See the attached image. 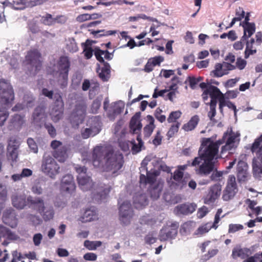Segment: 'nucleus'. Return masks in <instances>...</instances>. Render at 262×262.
<instances>
[{
	"instance_id": "58",
	"label": "nucleus",
	"mask_w": 262,
	"mask_h": 262,
	"mask_svg": "<svg viewBox=\"0 0 262 262\" xmlns=\"http://www.w3.org/2000/svg\"><path fill=\"white\" fill-rule=\"evenodd\" d=\"M162 138L163 137L161 135V131L159 130H157L152 140V143L156 146L160 145L162 142Z\"/></svg>"
},
{
	"instance_id": "63",
	"label": "nucleus",
	"mask_w": 262,
	"mask_h": 262,
	"mask_svg": "<svg viewBox=\"0 0 262 262\" xmlns=\"http://www.w3.org/2000/svg\"><path fill=\"white\" fill-rule=\"evenodd\" d=\"M162 112V111L160 108H157L155 111V115L156 119L160 122H163L166 120V117L165 115L161 114Z\"/></svg>"
},
{
	"instance_id": "9",
	"label": "nucleus",
	"mask_w": 262,
	"mask_h": 262,
	"mask_svg": "<svg viewBox=\"0 0 262 262\" xmlns=\"http://www.w3.org/2000/svg\"><path fill=\"white\" fill-rule=\"evenodd\" d=\"M14 93L10 83L4 79L0 80V103H10L14 99Z\"/></svg>"
},
{
	"instance_id": "8",
	"label": "nucleus",
	"mask_w": 262,
	"mask_h": 262,
	"mask_svg": "<svg viewBox=\"0 0 262 262\" xmlns=\"http://www.w3.org/2000/svg\"><path fill=\"white\" fill-rule=\"evenodd\" d=\"M26 58L30 74H35L41 68L40 54L37 50L31 51L28 52Z\"/></svg>"
},
{
	"instance_id": "13",
	"label": "nucleus",
	"mask_w": 262,
	"mask_h": 262,
	"mask_svg": "<svg viewBox=\"0 0 262 262\" xmlns=\"http://www.w3.org/2000/svg\"><path fill=\"white\" fill-rule=\"evenodd\" d=\"M89 123L90 127L85 128L81 132L82 136L84 139L94 136L98 134L100 130L101 122L98 118L95 117L91 118Z\"/></svg>"
},
{
	"instance_id": "2",
	"label": "nucleus",
	"mask_w": 262,
	"mask_h": 262,
	"mask_svg": "<svg viewBox=\"0 0 262 262\" xmlns=\"http://www.w3.org/2000/svg\"><path fill=\"white\" fill-rule=\"evenodd\" d=\"M222 142H214L211 138H203L199 150V156L195 157L192 162V166L199 165L203 160L199 169V172L207 175L214 168L215 161L219 158V148Z\"/></svg>"
},
{
	"instance_id": "48",
	"label": "nucleus",
	"mask_w": 262,
	"mask_h": 262,
	"mask_svg": "<svg viewBox=\"0 0 262 262\" xmlns=\"http://www.w3.org/2000/svg\"><path fill=\"white\" fill-rule=\"evenodd\" d=\"M7 190L5 185L0 184V204H2L6 200Z\"/></svg>"
},
{
	"instance_id": "23",
	"label": "nucleus",
	"mask_w": 262,
	"mask_h": 262,
	"mask_svg": "<svg viewBox=\"0 0 262 262\" xmlns=\"http://www.w3.org/2000/svg\"><path fill=\"white\" fill-rule=\"evenodd\" d=\"M138 143H134L129 141L125 142H120V146L124 151H127L129 148L132 149V152L134 154L139 152L141 150V148L143 145V142L142 141L140 135H138L137 138Z\"/></svg>"
},
{
	"instance_id": "26",
	"label": "nucleus",
	"mask_w": 262,
	"mask_h": 262,
	"mask_svg": "<svg viewBox=\"0 0 262 262\" xmlns=\"http://www.w3.org/2000/svg\"><path fill=\"white\" fill-rule=\"evenodd\" d=\"M3 220L6 224L12 228L15 227L17 225L15 214L12 208L7 209L4 213Z\"/></svg>"
},
{
	"instance_id": "31",
	"label": "nucleus",
	"mask_w": 262,
	"mask_h": 262,
	"mask_svg": "<svg viewBox=\"0 0 262 262\" xmlns=\"http://www.w3.org/2000/svg\"><path fill=\"white\" fill-rule=\"evenodd\" d=\"M97 219L98 215L96 211L91 209L86 210L80 217V221L83 223L91 222Z\"/></svg>"
},
{
	"instance_id": "33",
	"label": "nucleus",
	"mask_w": 262,
	"mask_h": 262,
	"mask_svg": "<svg viewBox=\"0 0 262 262\" xmlns=\"http://www.w3.org/2000/svg\"><path fill=\"white\" fill-rule=\"evenodd\" d=\"M45 117V108L43 106L36 107L33 114L32 118L34 123H39L41 122Z\"/></svg>"
},
{
	"instance_id": "64",
	"label": "nucleus",
	"mask_w": 262,
	"mask_h": 262,
	"mask_svg": "<svg viewBox=\"0 0 262 262\" xmlns=\"http://www.w3.org/2000/svg\"><path fill=\"white\" fill-rule=\"evenodd\" d=\"M223 172L216 171L212 173L211 176V179L214 181H220L223 177Z\"/></svg>"
},
{
	"instance_id": "57",
	"label": "nucleus",
	"mask_w": 262,
	"mask_h": 262,
	"mask_svg": "<svg viewBox=\"0 0 262 262\" xmlns=\"http://www.w3.org/2000/svg\"><path fill=\"white\" fill-rule=\"evenodd\" d=\"M244 228V227L241 224H231L229 225V233H234L237 231L242 230Z\"/></svg>"
},
{
	"instance_id": "11",
	"label": "nucleus",
	"mask_w": 262,
	"mask_h": 262,
	"mask_svg": "<svg viewBox=\"0 0 262 262\" xmlns=\"http://www.w3.org/2000/svg\"><path fill=\"white\" fill-rule=\"evenodd\" d=\"M238 136V134L233 133L231 129L225 133L223 140L226 142V144L222 147L221 153L223 154L227 151H228L230 154L233 153L237 146L236 142L239 140Z\"/></svg>"
},
{
	"instance_id": "30",
	"label": "nucleus",
	"mask_w": 262,
	"mask_h": 262,
	"mask_svg": "<svg viewBox=\"0 0 262 262\" xmlns=\"http://www.w3.org/2000/svg\"><path fill=\"white\" fill-rule=\"evenodd\" d=\"M146 118L147 123L143 128V134L144 137L148 138L152 133L156 125L154 124L155 120L151 116L148 115Z\"/></svg>"
},
{
	"instance_id": "59",
	"label": "nucleus",
	"mask_w": 262,
	"mask_h": 262,
	"mask_svg": "<svg viewBox=\"0 0 262 262\" xmlns=\"http://www.w3.org/2000/svg\"><path fill=\"white\" fill-rule=\"evenodd\" d=\"M27 143L29 148L33 152L37 153L38 152L37 145L33 139L29 138L27 141Z\"/></svg>"
},
{
	"instance_id": "19",
	"label": "nucleus",
	"mask_w": 262,
	"mask_h": 262,
	"mask_svg": "<svg viewBox=\"0 0 262 262\" xmlns=\"http://www.w3.org/2000/svg\"><path fill=\"white\" fill-rule=\"evenodd\" d=\"M86 107V103L83 101L80 102L76 105V107L71 116L72 121L76 125H78L82 122L85 116Z\"/></svg>"
},
{
	"instance_id": "42",
	"label": "nucleus",
	"mask_w": 262,
	"mask_h": 262,
	"mask_svg": "<svg viewBox=\"0 0 262 262\" xmlns=\"http://www.w3.org/2000/svg\"><path fill=\"white\" fill-rule=\"evenodd\" d=\"M213 228L211 223H207L200 226L195 232V234L197 235H202L207 233L209 231Z\"/></svg>"
},
{
	"instance_id": "27",
	"label": "nucleus",
	"mask_w": 262,
	"mask_h": 262,
	"mask_svg": "<svg viewBox=\"0 0 262 262\" xmlns=\"http://www.w3.org/2000/svg\"><path fill=\"white\" fill-rule=\"evenodd\" d=\"M25 123L24 116L20 115H15L11 119L9 125L10 130H19Z\"/></svg>"
},
{
	"instance_id": "54",
	"label": "nucleus",
	"mask_w": 262,
	"mask_h": 262,
	"mask_svg": "<svg viewBox=\"0 0 262 262\" xmlns=\"http://www.w3.org/2000/svg\"><path fill=\"white\" fill-rule=\"evenodd\" d=\"M181 112L179 111L171 112L167 119L168 122L176 123V120L181 117Z\"/></svg>"
},
{
	"instance_id": "49",
	"label": "nucleus",
	"mask_w": 262,
	"mask_h": 262,
	"mask_svg": "<svg viewBox=\"0 0 262 262\" xmlns=\"http://www.w3.org/2000/svg\"><path fill=\"white\" fill-rule=\"evenodd\" d=\"M214 76L220 77L226 75V72L223 71L221 63H217L215 66L214 70L212 72Z\"/></svg>"
},
{
	"instance_id": "6",
	"label": "nucleus",
	"mask_w": 262,
	"mask_h": 262,
	"mask_svg": "<svg viewBox=\"0 0 262 262\" xmlns=\"http://www.w3.org/2000/svg\"><path fill=\"white\" fill-rule=\"evenodd\" d=\"M41 170L50 178L55 179L59 172V166L52 157L45 154L42 160Z\"/></svg>"
},
{
	"instance_id": "45",
	"label": "nucleus",
	"mask_w": 262,
	"mask_h": 262,
	"mask_svg": "<svg viewBox=\"0 0 262 262\" xmlns=\"http://www.w3.org/2000/svg\"><path fill=\"white\" fill-rule=\"evenodd\" d=\"M256 52V49L254 48L253 45L246 43V49L244 53V57L246 59L248 58L250 55L255 54Z\"/></svg>"
},
{
	"instance_id": "50",
	"label": "nucleus",
	"mask_w": 262,
	"mask_h": 262,
	"mask_svg": "<svg viewBox=\"0 0 262 262\" xmlns=\"http://www.w3.org/2000/svg\"><path fill=\"white\" fill-rule=\"evenodd\" d=\"M209 104L210 105V111L208 113V116L210 118V120L214 121V117L216 114V106L215 102H211V101L207 104Z\"/></svg>"
},
{
	"instance_id": "43",
	"label": "nucleus",
	"mask_w": 262,
	"mask_h": 262,
	"mask_svg": "<svg viewBox=\"0 0 262 262\" xmlns=\"http://www.w3.org/2000/svg\"><path fill=\"white\" fill-rule=\"evenodd\" d=\"M66 49L71 52H76L78 48L75 40L73 38H69L66 42Z\"/></svg>"
},
{
	"instance_id": "46",
	"label": "nucleus",
	"mask_w": 262,
	"mask_h": 262,
	"mask_svg": "<svg viewBox=\"0 0 262 262\" xmlns=\"http://www.w3.org/2000/svg\"><path fill=\"white\" fill-rule=\"evenodd\" d=\"M223 212V210L221 208H220L217 210L215 216H214V221L212 224V227L213 228L216 229L218 227V223L221 221V219L223 217H224L226 214H224L221 216V215Z\"/></svg>"
},
{
	"instance_id": "24",
	"label": "nucleus",
	"mask_w": 262,
	"mask_h": 262,
	"mask_svg": "<svg viewBox=\"0 0 262 262\" xmlns=\"http://www.w3.org/2000/svg\"><path fill=\"white\" fill-rule=\"evenodd\" d=\"M196 208L195 204H184L178 205L174 209V212L178 215H187L193 212Z\"/></svg>"
},
{
	"instance_id": "55",
	"label": "nucleus",
	"mask_w": 262,
	"mask_h": 262,
	"mask_svg": "<svg viewBox=\"0 0 262 262\" xmlns=\"http://www.w3.org/2000/svg\"><path fill=\"white\" fill-rule=\"evenodd\" d=\"M8 113L5 108H0V125H3L8 117Z\"/></svg>"
},
{
	"instance_id": "52",
	"label": "nucleus",
	"mask_w": 262,
	"mask_h": 262,
	"mask_svg": "<svg viewBox=\"0 0 262 262\" xmlns=\"http://www.w3.org/2000/svg\"><path fill=\"white\" fill-rule=\"evenodd\" d=\"M180 123L176 122L171 125L168 132L167 133V136L168 138H170L173 136V135L178 132Z\"/></svg>"
},
{
	"instance_id": "14",
	"label": "nucleus",
	"mask_w": 262,
	"mask_h": 262,
	"mask_svg": "<svg viewBox=\"0 0 262 262\" xmlns=\"http://www.w3.org/2000/svg\"><path fill=\"white\" fill-rule=\"evenodd\" d=\"M51 146L54 150L53 156L59 162H64L67 158V147L62 142L53 140L51 143Z\"/></svg>"
},
{
	"instance_id": "10",
	"label": "nucleus",
	"mask_w": 262,
	"mask_h": 262,
	"mask_svg": "<svg viewBox=\"0 0 262 262\" xmlns=\"http://www.w3.org/2000/svg\"><path fill=\"white\" fill-rule=\"evenodd\" d=\"M76 171L78 173L77 181L79 187L83 191H87L92 188L93 183L90 177L86 173V169L83 166L77 165L75 167Z\"/></svg>"
},
{
	"instance_id": "38",
	"label": "nucleus",
	"mask_w": 262,
	"mask_h": 262,
	"mask_svg": "<svg viewBox=\"0 0 262 262\" xmlns=\"http://www.w3.org/2000/svg\"><path fill=\"white\" fill-rule=\"evenodd\" d=\"M27 1V0H18L14 1L13 3H10L8 1H5L3 4L6 6L10 5L11 7L15 10H21L24 9Z\"/></svg>"
},
{
	"instance_id": "28",
	"label": "nucleus",
	"mask_w": 262,
	"mask_h": 262,
	"mask_svg": "<svg viewBox=\"0 0 262 262\" xmlns=\"http://www.w3.org/2000/svg\"><path fill=\"white\" fill-rule=\"evenodd\" d=\"M11 200L13 206L17 209H22L26 205V198L24 194H14Z\"/></svg>"
},
{
	"instance_id": "56",
	"label": "nucleus",
	"mask_w": 262,
	"mask_h": 262,
	"mask_svg": "<svg viewBox=\"0 0 262 262\" xmlns=\"http://www.w3.org/2000/svg\"><path fill=\"white\" fill-rule=\"evenodd\" d=\"M183 172L178 169L176 170L173 174V179L178 182L179 185L182 186V182L184 179H183Z\"/></svg>"
},
{
	"instance_id": "15",
	"label": "nucleus",
	"mask_w": 262,
	"mask_h": 262,
	"mask_svg": "<svg viewBox=\"0 0 262 262\" xmlns=\"http://www.w3.org/2000/svg\"><path fill=\"white\" fill-rule=\"evenodd\" d=\"M70 67V62L67 57H61L57 63V64L54 66L53 71L59 73V76L63 80V82H66L68 78V74Z\"/></svg>"
},
{
	"instance_id": "25",
	"label": "nucleus",
	"mask_w": 262,
	"mask_h": 262,
	"mask_svg": "<svg viewBox=\"0 0 262 262\" xmlns=\"http://www.w3.org/2000/svg\"><path fill=\"white\" fill-rule=\"evenodd\" d=\"M142 127L141 122L140 115L139 113H136L131 118L129 123L130 131L133 134H138Z\"/></svg>"
},
{
	"instance_id": "5",
	"label": "nucleus",
	"mask_w": 262,
	"mask_h": 262,
	"mask_svg": "<svg viewBox=\"0 0 262 262\" xmlns=\"http://www.w3.org/2000/svg\"><path fill=\"white\" fill-rule=\"evenodd\" d=\"M251 150L256 154L252 162L253 176L256 179L262 180V135L255 141Z\"/></svg>"
},
{
	"instance_id": "35",
	"label": "nucleus",
	"mask_w": 262,
	"mask_h": 262,
	"mask_svg": "<svg viewBox=\"0 0 262 262\" xmlns=\"http://www.w3.org/2000/svg\"><path fill=\"white\" fill-rule=\"evenodd\" d=\"M124 121L123 120H119L115 124L114 133L116 136L119 138H122L126 133L125 129L123 127V125Z\"/></svg>"
},
{
	"instance_id": "3",
	"label": "nucleus",
	"mask_w": 262,
	"mask_h": 262,
	"mask_svg": "<svg viewBox=\"0 0 262 262\" xmlns=\"http://www.w3.org/2000/svg\"><path fill=\"white\" fill-rule=\"evenodd\" d=\"M150 158L146 157L143 160L140 167V183L145 184L149 183L150 184L149 188V192L151 197L153 199H157L160 195L163 188V183L160 182H155L156 176L158 174V172L155 169H151L148 171L146 166L148 162L150 161Z\"/></svg>"
},
{
	"instance_id": "40",
	"label": "nucleus",
	"mask_w": 262,
	"mask_h": 262,
	"mask_svg": "<svg viewBox=\"0 0 262 262\" xmlns=\"http://www.w3.org/2000/svg\"><path fill=\"white\" fill-rule=\"evenodd\" d=\"M249 250L247 249L234 248L232 251V256L234 258L241 257L245 258L247 255Z\"/></svg>"
},
{
	"instance_id": "16",
	"label": "nucleus",
	"mask_w": 262,
	"mask_h": 262,
	"mask_svg": "<svg viewBox=\"0 0 262 262\" xmlns=\"http://www.w3.org/2000/svg\"><path fill=\"white\" fill-rule=\"evenodd\" d=\"M222 191V186L216 184L211 186L208 193L204 198V202L206 204L212 205L219 199Z\"/></svg>"
},
{
	"instance_id": "20",
	"label": "nucleus",
	"mask_w": 262,
	"mask_h": 262,
	"mask_svg": "<svg viewBox=\"0 0 262 262\" xmlns=\"http://www.w3.org/2000/svg\"><path fill=\"white\" fill-rule=\"evenodd\" d=\"M124 106V103L121 101L112 103L107 110L108 118L111 120H114L117 116L123 112Z\"/></svg>"
},
{
	"instance_id": "29",
	"label": "nucleus",
	"mask_w": 262,
	"mask_h": 262,
	"mask_svg": "<svg viewBox=\"0 0 262 262\" xmlns=\"http://www.w3.org/2000/svg\"><path fill=\"white\" fill-rule=\"evenodd\" d=\"M244 29V35L242 37V40H247L255 33L256 30L254 23H246L241 25Z\"/></svg>"
},
{
	"instance_id": "34",
	"label": "nucleus",
	"mask_w": 262,
	"mask_h": 262,
	"mask_svg": "<svg viewBox=\"0 0 262 262\" xmlns=\"http://www.w3.org/2000/svg\"><path fill=\"white\" fill-rule=\"evenodd\" d=\"M199 120L200 119L198 115L193 116L187 123L183 125L182 129L185 132H189L193 130L198 125Z\"/></svg>"
},
{
	"instance_id": "41",
	"label": "nucleus",
	"mask_w": 262,
	"mask_h": 262,
	"mask_svg": "<svg viewBox=\"0 0 262 262\" xmlns=\"http://www.w3.org/2000/svg\"><path fill=\"white\" fill-rule=\"evenodd\" d=\"M226 187L237 191H238L237 184L236 181V178L233 174H230L228 176L226 184Z\"/></svg>"
},
{
	"instance_id": "32",
	"label": "nucleus",
	"mask_w": 262,
	"mask_h": 262,
	"mask_svg": "<svg viewBox=\"0 0 262 262\" xmlns=\"http://www.w3.org/2000/svg\"><path fill=\"white\" fill-rule=\"evenodd\" d=\"M99 77L104 81H107L110 78V66L107 63H104L103 67L97 70Z\"/></svg>"
},
{
	"instance_id": "4",
	"label": "nucleus",
	"mask_w": 262,
	"mask_h": 262,
	"mask_svg": "<svg viewBox=\"0 0 262 262\" xmlns=\"http://www.w3.org/2000/svg\"><path fill=\"white\" fill-rule=\"evenodd\" d=\"M27 201L30 207L39 213L45 221H50L54 217L55 213L53 206L46 204L42 198L29 196Z\"/></svg>"
},
{
	"instance_id": "37",
	"label": "nucleus",
	"mask_w": 262,
	"mask_h": 262,
	"mask_svg": "<svg viewBox=\"0 0 262 262\" xmlns=\"http://www.w3.org/2000/svg\"><path fill=\"white\" fill-rule=\"evenodd\" d=\"M245 12L242 8H237L235 10V17L232 19L229 26L226 28L232 27L236 21H241L245 17Z\"/></svg>"
},
{
	"instance_id": "39",
	"label": "nucleus",
	"mask_w": 262,
	"mask_h": 262,
	"mask_svg": "<svg viewBox=\"0 0 262 262\" xmlns=\"http://www.w3.org/2000/svg\"><path fill=\"white\" fill-rule=\"evenodd\" d=\"M135 207L137 209H140L147 204V199L144 194L136 196L134 201Z\"/></svg>"
},
{
	"instance_id": "61",
	"label": "nucleus",
	"mask_w": 262,
	"mask_h": 262,
	"mask_svg": "<svg viewBox=\"0 0 262 262\" xmlns=\"http://www.w3.org/2000/svg\"><path fill=\"white\" fill-rule=\"evenodd\" d=\"M54 206L58 209H62L67 205V202L60 198H56L54 202Z\"/></svg>"
},
{
	"instance_id": "21",
	"label": "nucleus",
	"mask_w": 262,
	"mask_h": 262,
	"mask_svg": "<svg viewBox=\"0 0 262 262\" xmlns=\"http://www.w3.org/2000/svg\"><path fill=\"white\" fill-rule=\"evenodd\" d=\"M179 225L177 223H173L171 227H167L162 228L160 232L159 239L161 241H166L169 238H173L177 234V229Z\"/></svg>"
},
{
	"instance_id": "18",
	"label": "nucleus",
	"mask_w": 262,
	"mask_h": 262,
	"mask_svg": "<svg viewBox=\"0 0 262 262\" xmlns=\"http://www.w3.org/2000/svg\"><path fill=\"white\" fill-rule=\"evenodd\" d=\"M60 188L62 192L68 194H72L75 191L76 186L71 174H67L62 177Z\"/></svg>"
},
{
	"instance_id": "36",
	"label": "nucleus",
	"mask_w": 262,
	"mask_h": 262,
	"mask_svg": "<svg viewBox=\"0 0 262 262\" xmlns=\"http://www.w3.org/2000/svg\"><path fill=\"white\" fill-rule=\"evenodd\" d=\"M238 191L225 187L223 191L222 199L224 201H229L232 200Z\"/></svg>"
},
{
	"instance_id": "7",
	"label": "nucleus",
	"mask_w": 262,
	"mask_h": 262,
	"mask_svg": "<svg viewBox=\"0 0 262 262\" xmlns=\"http://www.w3.org/2000/svg\"><path fill=\"white\" fill-rule=\"evenodd\" d=\"M134 212L130 203L125 201L120 204L119 208V218L121 223L125 226L130 224Z\"/></svg>"
},
{
	"instance_id": "44",
	"label": "nucleus",
	"mask_w": 262,
	"mask_h": 262,
	"mask_svg": "<svg viewBox=\"0 0 262 262\" xmlns=\"http://www.w3.org/2000/svg\"><path fill=\"white\" fill-rule=\"evenodd\" d=\"M102 243L100 241H90L86 240L84 242V247L89 250H95L98 247L101 246Z\"/></svg>"
},
{
	"instance_id": "53",
	"label": "nucleus",
	"mask_w": 262,
	"mask_h": 262,
	"mask_svg": "<svg viewBox=\"0 0 262 262\" xmlns=\"http://www.w3.org/2000/svg\"><path fill=\"white\" fill-rule=\"evenodd\" d=\"M33 102L32 98H30L26 104L18 103L16 104L13 108L12 110L14 111H18L25 108V107H31L32 103Z\"/></svg>"
},
{
	"instance_id": "62",
	"label": "nucleus",
	"mask_w": 262,
	"mask_h": 262,
	"mask_svg": "<svg viewBox=\"0 0 262 262\" xmlns=\"http://www.w3.org/2000/svg\"><path fill=\"white\" fill-rule=\"evenodd\" d=\"M42 235L40 233H36L33 236V242L35 246H39L42 240Z\"/></svg>"
},
{
	"instance_id": "60",
	"label": "nucleus",
	"mask_w": 262,
	"mask_h": 262,
	"mask_svg": "<svg viewBox=\"0 0 262 262\" xmlns=\"http://www.w3.org/2000/svg\"><path fill=\"white\" fill-rule=\"evenodd\" d=\"M221 66L223 71L226 72V75L228 74L229 71L233 70L236 68L235 66L227 62H224L223 64H221Z\"/></svg>"
},
{
	"instance_id": "1",
	"label": "nucleus",
	"mask_w": 262,
	"mask_h": 262,
	"mask_svg": "<svg viewBox=\"0 0 262 262\" xmlns=\"http://www.w3.org/2000/svg\"><path fill=\"white\" fill-rule=\"evenodd\" d=\"M93 163L95 167H102L115 177L123 165V158L120 152L114 151L111 147L97 146L93 150Z\"/></svg>"
},
{
	"instance_id": "47",
	"label": "nucleus",
	"mask_w": 262,
	"mask_h": 262,
	"mask_svg": "<svg viewBox=\"0 0 262 262\" xmlns=\"http://www.w3.org/2000/svg\"><path fill=\"white\" fill-rule=\"evenodd\" d=\"M102 100V97L99 96L94 100L91 106V112L92 113H97L98 110L101 105Z\"/></svg>"
},
{
	"instance_id": "17",
	"label": "nucleus",
	"mask_w": 262,
	"mask_h": 262,
	"mask_svg": "<svg viewBox=\"0 0 262 262\" xmlns=\"http://www.w3.org/2000/svg\"><path fill=\"white\" fill-rule=\"evenodd\" d=\"M56 102L51 111V116L52 119L54 122H57L62 117L63 111V102L62 98L60 95H55Z\"/></svg>"
},
{
	"instance_id": "22",
	"label": "nucleus",
	"mask_w": 262,
	"mask_h": 262,
	"mask_svg": "<svg viewBox=\"0 0 262 262\" xmlns=\"http://www.w3.org/2000/svg\"><path fill=\"white\" fill-rule=\"evenodd\" d=\"M237 178L239 183L248 181L250 175L248 171V165L244 161H239L237 165Z\"/></svg>"
},
{
	"instance_id": "51",
	"label": "nucleus",
	"mask_w": 262,
	"mask_h": 262,
	"mask_svg": "<svg viewBox=\"0 0 262 262\" xmlns=\"http://www.w3.org/2000/svg\"><path fill=\"white\" fill-rule=\"evenodd\" d=\"M41 20L42 23L46 25L50 26L55 24V19L50 14H47L43 16Z\"/></svg>"
},
{
	"instance_id": "12",
	"label": "nucleus",
	"mask_w": 262,
	"mask_h": 262,
	"mask_svg": "<svg viewBox=\"0 0 262 262\" xmlns=\"http://www.w3.org/2000/svg\"><path fill=\"white\" fill-rule=\"evenodd\" d=\"M207 91L211 97L210 101L215 102V106L217 104V100L219 101V109L222 113L223 107L227 105V101L225 100L224 95L216 86L210 85L207 88Z\"/></svg>"
}]
</instances>
